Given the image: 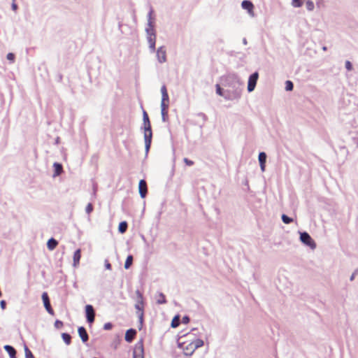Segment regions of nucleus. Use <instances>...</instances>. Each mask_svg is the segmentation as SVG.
Segmentation results:
<instances>
[{"instance_id": "34", "label": "nucleus", "mask_w": 358, "mask_h": 358, "mask_svg": "<svg viewBox=\"0 0 358 358\" xmlns=\"http://www.w3.org/2000/svg\"><path fill=\"white\" fill-rule=\"evenodd\" d=\"M85 210H86V213L87 214L91 213L92 212V210H93V206H92V203H88L87 206H86Z\"/></svg>"}, {"instance_id": "43", "label": "nucleus", "mask_w": 358, "mask_h": 358, "mask_svg": "<svg viewBox=\"0 0 358 358\" xmlns=\"http://www.w3.org/2000/svg\"><path fill=\"white\" fill-rule=\"evenodd\" d=\"M12 8L14 11H16L17 9V4L15 3V0H13V3H12Z\"/></svg>"}, {"instance_id": "9", "label": "nucleus", "mask_w": 358, "mask_h": 358, "mask_svg": "<svg viewBox=\"0 0 358 358\" xmlns=\"http://www.w3.org/2000/svg\"><path fill=\"white\" fill-rule=\"evenodd\" d=\"M157 57L160 63H164L166 61V51L164 46H161L157 49Z\"/></svg>"}, {"instance_id": "13", "label": "nucleus", "mask_w": 358, "mask_h": 358, "mask_svg": "<svg viewBox=\"0 0 358 358\" xmlns=\"http://www.w3.org/2000/svg\"><path fill=\"white\" fill-rule=\"evenodd\" d=\"M136 335V331L134 329H128L125 334V341L130 343L131 342Z\"/></svg>"}, {"instance_id": "16", "label": "nucleus", "mask_w": 358, "mask_h": 358, "mask_svg": "<svg viewBox=\"0 0 358 358\" xmlns=\"http://www.w3.org/2000/svg\"><path fill=\"white\" fill-rule=\"evenodd\" d=\"M81 258V250L78 249L73 255V266H77L79 264Z\"/></svg>"}, {"instance_id": "32", "label": "nucleus", "mask_w": 358, "mask_h": 358, "mask_svg": "<svg viewBox=\"0 0 358 358\" xmlns=\"http://www.w3.org/2000/svg\"><path fill=\"white\" fill-rule=\"evenodd\" d=\"M162 117L164 122H166L168 120V110H162Z\"/></svg>"}, {"instance_id": "6", "label": "nucleus", "mask_w": 358, "mask_h": 358, "mask_svg": "<svg viewBox=\"0 0 358 358\" xmlns=\"http://www.w3.org/2000/svg\"><path fill=\"white\" fill-rule=\"evenodd\" d=\"M258 78H259V74L257 72L252 73L249 77L248 84V92H250L255 90Z\"/></svg>"}, {"instance_id": "35", "label": "nucleus", "mask_w": 358, "mask_h": 358, "mask_svg": "<svg viewBox=\"0 0 358 358\" xmlns=\"http://www.w3.org/2000/svg\"><path fill=\"white\" fill-rule=\"evenodd\" d=\"M216 92L220 96H222V89L219 84L216 85Z\"/></svg>"}, {"instance_id": "39", "label": "nucleus", "mask_w": 358, "mask_h": 358, "mask_svg": "<svg viewBox=\"0 0 358 358\" xmlns=\"http://www.w3.org/2000/svg\"><path fill=\"white\" fill-rule=\"evenodd\" d=\"M345 68L348 70V71H351L352 69V64L350 63V62L349 61H347L345 62Z\"/></svg>"}, {"instance_id": "20", "label": "nucleus", "mask_w": 358, "mask_h": 358, "mask_svg": "<svg viewBox=\"0 0 358 358\" xmlns=\"http://www.w3.org/2000/svg\"><path fill=\"white\" fill-rule=\"evenodd\" d=\"M53 166H54V169H55L54 176H59L62 173V171H63V168H62V164H60L59 163H55Z\"/></svg>"}, {"instance_id": "45", "label": "nucleus", "mask_w": 358, "mask_h": 358, "mask_svg": "<svg viewBox=\"0 0 358 358\" xmlns=\"http://www.w3.org/2000/svg\"><path fill=\"white\" fill-rule=\"evenodd\" d=\"M105 266H106V269H108V270H110L112 268L111 264L108 262H106Z\"/></svg>"}, {"instance_id": "22", "label": "nucleus", "mask_w": 358, "mask_h": 358, "mask_svg": "<svg viewBox=\"0 0 358 358\" xmlns=\"http://www.w3.org/2000/svg\"><path fill=\"white\" fill-rule=\"evenodd\" d=\"M127 222L124 221L120 223L118 227V230L121 234H124L127 229Z\"/></svg>"}, {"instance_id": "29", "label": "nucleus", "mask_w": 358, "mask_h": 358, "mask_svg": "<svg viewBox=\"0 0 358 358\" xmlns=\"http://www.w3.org/2000/svg\"><path fill=\"white\" fill-rule=\"evenodd\" d=\"M282 220L285 224H289L293 221L292 218L289 217L288 216L284 214L282 215Z\"/></svg>"}, {"instance_id": "42", "label": "nucleus", "mask_w": 358, "mask_h": 358, "mask_svg": "<svg viewBox=\"0 0 358 358\" xmlns=\"http://www.w3.org/2000/svg\"><path fill=\"white\" fill-rule=\"evenodd\" d=\"M112 328V324L110 323H106L104 324V329L106 330H109Z\"/></svg>"}, {"instance_id": "31", "label": "nucleus", "mask_w": 358, "mask_h": 358, "mask_svg": "<svg viewBox=\"0 0 358 358\" xmlns=\"http://www.w3.org/2000/svg\"><path fill=\"white\" fill-rule=\"evenodd\" d=\"M286 86H285V88L288 91H291L293 89V83L292 82L289 81V80H287L285 83Z\"/></svg>"}, {"instance_id": "12", "label": "nucleus", "mask_w": 358, "mask_h": 358, "mask_svg": "<svg viewBox=\"0 0 358 358\" xmlns=\"http://www.w3.org/2000/svg\"><path fill=\"white\" fill-rule=\"evenodd\" d=\"M242 8L245 10H247L249 14L252 16H254V6L252 2L249 1H243L241 3Z\"/></svg>"}, {"instance_id": "38", "label": "nucleus", "mask_w": 358, "mask_h": 358, "mask_svg": "<svg viewBox=\"0 0 358 358\" xmlns=\"http://www.w3.org/2000/svg\"><path fill=\"white\" fill-rule=\"evenodd\" d=\"M7 59L11 62H13L15 59V55L13 53H8L7 55Z\"/></svg>"}, {"instance_id": "47", "label": "nucleus", "mask_w": 358, "mask_h": 358, "mask_svg": "<svg viewBox=\"0 0 358 358\" xmlns=\"http://www.w3.org/2000/svg\"><path fill=\"white\" fill-rule=\"evenodd\" d=\"M94 358H97V357H94Z\"/></svg>"}, {"instance_id": "36", "label": "nucleus", "mask_w": 358, "mask_h": 358, "mask_svg": "<svg viewBox=\"0 0 358 358\" xmlns=\"http://www.w3.org/2000/svg\"><path fill=\"white\" fill-rule=\"evenodd\" d=\"M183 161L187 166H192L194 164V162L187 158H184Z\"/></svg>"}, {"instance_id": "4", "label": "nucleus", "mask_w": 358, "mask_h": 358, "mask_svg": "<svg viewBox=\"0 0 358 358\" xmlns=\"http://www.w3.org/2000/svg\"><path fill=\"white\" fill-rule=\"evenodd\" d=\"M41 298H42V300L43 302L44 307H45V310H47V312L49 314H50L51 315H54L55 311L50 305V299H49L48 293L45 292H43L42 294Z\"/></svg>"}, {"instance_id": "26", "label": "nucleus", "mask_w": 358, "mask_h": 358, "mask_svg": "<svg viewBox=\"0 0 358 358\" xmlns=\"http://www.w3.org/2000/svg\"><path fill=\"white\" fill-rule=\"evenodd\" d=\"M306 7L307 10L311 11L314 9L315 5L312 0H307L306 2Z\"/></svg>"}, {"instance_id": "24", "label": "nucleus", "mask_w": 358, "mask_h": 358, "mask_svg": "<svg viewBox=\"0 0 358 358\" xmlns=\"http://www.w3.org/2000/svg\"><path fill=\"white\" fill-rule=\"evenodd\" d=\"M132 262H133V257L131 255H129L126 259V261L124 263V268L126 269H128L132 264Z\"/></svg>"}, {"instance_id": "41", "label": "nucleus", "mask_w": 358, "mask_h": 358, "mask_svg": "<svg viewBox=\"0 0 358 358\" xmlns=\"http://www.w3.org/2000/svg\"><path fill=\"white\" fill-rule=\"evenodd\" d=\"M148 120H149V117H148V113L144 111L143 112V122H148Z\"/></svg>"}, {"instance_id": "3", "label": "nucleus", "mask_w": 358, "mask_h": 358, "mask_svg": "<svg viewBox=\"0 0 358 358\" xmlns=\"http://www.w3.org/2000/svg\"><path fill=\"white\" fill-rule=\"evenodd\" d=\"M136 294L137 296V303L135 305V308L140 312V314H139L140 318H141V320H142L143 315V308H144L143 296L139 290L136 291Z\"/></svg>"}, {"instance_id": "10", "label": "nucleus", "mask_w": 358, "mask_h": 358, "mask_svg": "<svg viewBox=\"0 0 358 358\" xmlns=\"http://www.w3.org/2000/svg\"><path fill=\"white\" fill-rule=\"evenodd\" d=\"M139 194L142 198H145L148 193L147 183L144 180H141L138 184Z\"/></svg>"}, {"instance_id": "21", "label": "nucleus", "mask_w": 358, "mask_h": 358, "mask_svg": "<svg viewBox=\"0 0 358 358\" xmlns=\"http://www.w3.org/2000/svg\"><path fill=\"white\" fill-rule=\"evenodd\" d=\"M156 301L158 304H164L166 303V296L162 293H159L156 296Z\"/></svg>"}, {"instance_id": "11", "label": "nucleus", "mask_w": 358, "mask_h": 358, "mask_svg": "<svg viewBox=\"0 0 358 358\" xmlns=\"http://www.w3.org/2000/svg\"><path fill=\"white\" fill-rule=\"evenodd\" d=\"M133 358H144V349L143 344L136 346L133 352Z\"/></svg>"}, {"instance_id": "40", "label": "nucleus", "mask_w": 358, "mask_h": 358, "mask_svg": "<svg viewBox=\"0 0 358 358\" xmlns=\"http://www.w3.org/2000/svg\"><path fill=\"white\" fill-rule=\"evenodd\" d=\"M0 306H1L2 310L6 309V301L4 300H2V301H0Z\"/></svg>"}, {"instance_id": "25", "label": "nucleus", "mask_w": 358, "mask_h": 358, "mask_svg": "<svg viewBox=\"0 0 358 358\" xmlns=\"http://www.w3.org/2000/svg\"><path fill=\"white\" fill-rule=\"evenodd\" d=\"M62 337L66 345H69L71 341V336L66 333H63Z\"/></svg>"}, {"instance_id": "19", "label": "nucleus", "mask_w": 358, "mask_h": 358, "mask_svg": "<svg viewBox=\"0 0 358 358\" xmlns=\"http://www.w3.org/2000/svg\"><path fill=\"white\" fill-rule=\"evenodd\" d=\"M162 92V100L166 101V102H169V94L167 92V90L165 85H163L161 88Z\"/></svg>"}, {"instance_id": "28", "label": "nucleus", "mask_w": 358, "mask_h": 358, "mask_svg": "<svg viewBox=\"0 0 358 358\" xmlns=\"http://www.w3.org/2000/svg\"><path fill=\"white\" fill-rule=\"evenodd\" d=\"M169 102H166V101H164V100H162V102H161V110H168V108H169Z\"/></svg>"}, {"instance_id": "44", "label": "nucleus", "mask_w": 358, "mask_h": 358, "mask_svg": "<svg viewBox=\"0 0 358 358\" xmlns=\"http://www.w3.org/2000/svg\"><path fill=\"white\" fill-rule=\"evenodd\" d=\"M189 321V319L188 317L185 316V317H182V322L185 323V324H187L188 323Z\"/></svg>"}, {"instance_id": "17", "label": "nucleus", "mask_w": 358, "mask_h": 358, "mask_svg": "<svg viewBox=\"0 0 358 358\" xmlns=\"http://www.w3.org/2000/svg\"><path fill=\"white\" fill-rule=\"evenodd\" d=\"M58 245V242L53 238H50L47 243V247L50 250H53Z\"/></svg>"}, {"instance_id": "1", "label": "nucleus", "mask_w": 358, "mask_h": 358, "mask_svg": "<svg viewBox=\"0 0 358 358\" xmlns=\"http://www.w3.org/2000/svg\"><path fill=\"white\" fill-rule=\"evenodd\" d=\"M145 131H144V138L145 143V147L147 150H148L150 147L151 141H152V129H151V124L150 120L144 122Z\"/></svg>"}, {"instance_id": "14", "label": "nucleus", "mask_w": 358, "mask_h": 358, "mask_svg": "<svg viewBox=\"0 0 358 358\" xmlns=\"http://www.w3.org/2000/svg\"><path fill=\"white\" fill-rule=\"evenodd\" d=\"M78 331L83 342H87L88 341L89 336L86 329L83 327H80L78 328Z\"/></svg>"}, {"instance_id": "27", "label": "nucleus", "mask_w": 358, "mask_h": 358, "mask_svg": "<svg viewBox=\"0 0 358 358\" xmlns=\"http://www.w3.org/2000/svg\"><path fill=\"white\" fill-rule=\"evenodd\" d=\"M192 345H194V346L195 347V350L197 349L198 348L201 347L203 345V341L200 340V339H197V340H195L192 342H190Z\"/></svg>"}, {"instance_id": "2", "label": "nucleus", "mask_w": 358, "mask_h": 358, "mask_svg": "<svg viewBox=\"0 0 358 358\" xmlns=\"http://www.w3.org/2000/svg\"><path fill=\"white\" fill-rule=\"evenodd\" d=\"M147 39L149 43V47L152 52L155 50V43H156V34L155 29L150 27L147 29Z\"/></svg>"}, {"instance_id": "7", "label": "nucleus", "mask_w": 358, "mask_h": 358, "mask_svg": "<svg viewBox=\"0 0 358 358\" xmlns=\"http://www.w3.org/2000/svg\"><path fill=\"white\" fill-rule=\"evenodd\" d=\"M180 345L183 350L184 355L186 356L192 355L195 351V347L191 343H182Z\"/></svg>"}, {"instance_id": "30", "label": "nucleus", "mask_w": 358, "mask_h": 358, "mask_svg": "<svg viewBox=\"0 0 358 358\" xmlns=\"http://www.w3.org/2000/svg\"><path fill=\"white\" fill-rule=\"evenodd\" d=\"M303 4V2L301 0H292V5L294 7L298 8L301 7Z\"/></svg>"}, {"instance_id": "23", "label": "nucleus", "mask_w": 358, "mask_h": 358, "mask_svg": "<svg viewBox=\"0 0 358 358\" xmlns=\"http://www.w3.org/2000/svg\"><path fill=\"white\" fill-rule=\"evenodd\" d=\"M180 324V317L179 315H176L172 321H171V327L173 328H176L179 326Z\"/></svg>"}, {"instance_id": "5", "label": "nucleus", "mask_w": 358, "mask_h": 358, "mask_svg": "<svg viewBox=\"0 0 358 358\" xmlns=\"http://www.w3.org/2000/svg\"><path fill=\"white\" fill-rule=\"evenodd\" d=\"M300 239L304 244L310 246L311 248H315L316 244L307 232H303L301 234Z\"/></svg>"}, {"instance_id": "18", "label": "nucleus", "mask_w": 358, "mask_h": 358, "mask_svg": "<svg viewBox=\"0 0 358 358\" xmlns=\"http://www.w3.org/2000/svg\"><path fill=\"white\" fill-rule=\"evenodd\" d=\"M5 350L8 353L10 358H15L16 350L10 345H6L4 346Z\"/></svg>"}, {"instance_id": "15", "label": "nucleus", "mask_w": 358, "mask_h": 358, "mask_svg": "<svg viewBox=\"0 0 358 358\" xmlns=\"http://www.w3.org/2000/svg\"><path fill=\"white\" fill-rule=\"evenodd\" d=\"M266 159V155L264 152H260L259 155V161L262 171L265 170V163Z\"/></svg>"}, {"instance_id": "46", "label": "nucleus", "mask_w": 358, "mask_h": 358, "mask_svg": "<svg viewBox=\"0 0 358 358\" xmlns=\"http://www.w3.org/2000/svg\"><path fill=\"white\" fill-rule=\"evenodd\" d=\"M354 278H355V275H354V274H352V276H351V278H350V280H353Z\"/></svg>"}, {"instance_id": "37", "label": "nucleus", "mask_w": 358, "mask_h": 358, "mask_svg": "<svg viewBox=\"0 0 358 358\" xmlns=\"http://www.w3.org/2000/svg\"><path fill=\"white\" fill-rule=\"evenodd\" d=\"M55 327L57 329L62 328L63 327V322L59 320H57L55 323Z\"/></svg>"}, {"instance_id": "33", "label": "nucleus", "mask_w": 358, "mask_h": 358, "mask_svg": "<svg viewBox=\"0 0 358 358\" xmlns=\"http://www.w3.org/2000/svg\"><path fill=\"white\" fill-rule=\"evenodd\" d=\"M26 358H34L32 352L26 347L25 348Z\"/></svg>"}, {"instance_id": "8", "label": "nucleus", "mask_w": 358, "mask_h": 358, "mask_svg": "<svg viewBox=\"0 0 358 358\" xmlns=\"http://www.w3.org/2000/svg\"><path fill=\"white\" fill-rule=\"evenodd\" d=\"M85 313L87 322L90 324L93 323L95 317V313L93 306L92 305H87L85 306Z\"/></svg>"}]
</instances>
